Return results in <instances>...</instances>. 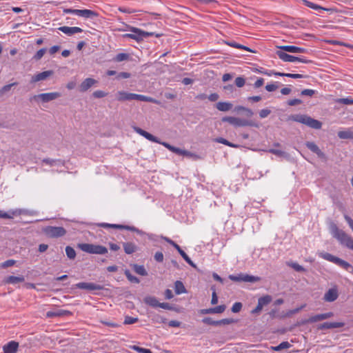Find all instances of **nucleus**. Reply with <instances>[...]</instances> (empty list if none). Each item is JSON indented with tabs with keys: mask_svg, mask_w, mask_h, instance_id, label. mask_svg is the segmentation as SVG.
Masks as SVG:
<instances>
[{
	"mask_svg": "<svg viewBox=\"0 0 353 353\" xmlns=\"http://www.w3.org/2000/svg\"><path fill=\"white\" fill-rule=\"evenodd\" d=\"M183 156H185V157H192V158H194V159H198L199 157L194 154V153H192L188 150H185L183 151Z\"/></svg>",
	"mask_w": 353,
	"mask_h": 353,
	"instance_id": "obj_62",
	"label": "nucleus"
},
{
	"mask_svg": "<svg viewBox=\"0 0 353 353\" xmlns=\"http://www.w3.org/2000/svg\"><path fill=\"white\" fill-rule=\"evenodd\" d=\"M319 256L322 259L327 260L328 261L332 262L339 266L343 268L345 270H349V269L352 268V265L347 261L336 257L330 253L327 252H321L319 254Z\"/></svg>",
	"mask_w": 353,
	"mask_h": 353,
	"instance_id": "obj_6",
	"label": "nucleus"
},
{
	"mask_svg": "<svg viewBox=\"0 0 353 353\" xmlns=\"http://www.w3.org/2000/svg\"><path fill=\"white\" fill-rule=\"evenodd\" d=\"M302 103V101L299 99H290L288 101V104L290 106L299 105Z\"/></svg>",
	"mask_w": 353,
	"mask_h": 353,
	"instance_id": "obj_56",
	"label": "nucleus"
},
{
	"mask_svg": "<svg viewBox=\"0 0 353 353\" xmlns=\"http://www.w3.org/2000/svg\"><path fill=\"white\" fill-rule=\"evenodd\" d=\"M288 265L297 272H305V269L297 263H289Z\"/></svg>",
	"mask_w": 353,
	"mask_h": 353,
	"instance_id": "obj_45",
	"label": "nucleus"
},
{
	"mask_svg": "<svg viewBox=\"0 0 353 353\" xmlns=\"http://www.w3.org/2000/svg\"><path fill=\"white\" fill-rule=\"evenodd\" d=\"M229 278L233 281H244L250 283H254L261 280L259 276H251L244 274H240L239 275H230Z\"/></svg>",
	"mask_w": 353,
	"mask_h": 353,
	"instance_id": "obj_11",
	"label": "nucleus"
},
{
	"mask_svg": "<svg viewBox=\"0 0 353 353\" xmlns=\"http://www.w3.org/2000/svg\"><path fill=\"white\" fill-rule=\"evenodd\" d=\"M270 112L271 111L268 109H263L259 112V116L261 118H265L270 114Z\"/></svg>",
	"mask_w": 353,
	"mask_h": 353,
	"instance_id": "obj_57",
	"label": "nucleus"
},
{
	"mask_svg": "<svg viewBox=\"0 0 353 353\" xmlns=\"http://www.w3.org/2000/svg\"><path fill=\"white\" fill-rule=\"evenodd\" d=\"M219 97V96L216 93H212L208 97V99L210 101H216L218 100Z\"/></svg>",
	"mask_w": 353,
	"mask_h": 353,
	"instance_id": "obj_63",
	"label": "nucleus"
},
{
	"mask_svg": "<svg viewBox=\"0 0 353 353\" xmlns=\"http://www.w3.org/2000/svg\"><path fill=\"white\" fill-rule=\"evenodd\" d=\"M332 315V314L331 312H328V313H325V314H318V315L312 316L311 320L312 321L316 322V321H319L325 319L327 318H329Z\"/></svg>",
	"mask_w": 353,
	"mask_h": 353,
	"instance_id": "obj_38",
	"label": "nucleus"
},
{
	"mask_svg": "<svg viewBox=\"0 0 353 353\" xmlns=\"http://www.w3.org/2000/svg\"><path fill=\"white\" fill-rule=\"evenodd\" d=\"M78 248L83 252L89 254H105L108 253V249L103 245H94L91 243H79Z\"/></svg>",
	"mask_w": 353,
	"mask_h": 353,
	"instance_id": "obj_5",
	"label": "nucleus"
},
{
	"mask_svg": "<svg viewBox=\"0 0 353 353\" xmlns=\"http://www.w3.org/2000/svg\"><path fill=\"white\" fill-rule=\"evenodd\" d=\"M73 288L87 291L101 290L103 289V287L101 285L88 282L78 283L75 284Z\"/></svg>",
	"mask_w": 353,
	"mask_h": 353,
	"instance_id": "obj_12",
	"label": "nucleus"
},
{
	"mask_svg": "<svg viewBox=\"0 0 353 353\" xmlns=\"http://www.w3.org/2000/svg\"><path fill=\"white\" fill-rule=\"evenodd\" d=\"M52 70H47L40 72L32 77L31 83H36L37 81H43L46 79L48 77L52 74Z\"/></svg>",
	"mask_w": 353,
	"mask_h": 353,
	"instance_id": "obj_20",
	"label": "nucleus"
},
{
	"mask_svg": "<svg viewBox=\"0 0 353 353\" xmlns=\"http://www.w3.org/2000/svg\"><path fill=\"white\" fill-rule=\"evenodd\" d=\"M65 253H66L67 256L70 259H74L76 256L75 250L70 246H67L65 248Z\"/></svg>",
	"mask_w": 353,
	"mask_h": 353,
	"instance_id": "obj_41",
	"label": "nucleus"
},
{
	"mask_svg": "<svg viewBox=\"0 0 353 353\" xmlns=\"http://www.w3.org/2000/svg\"><path fill=\"white\" fill-rule=\"evenodd\" d=\"M245 79L241 77H236L235 79V84L238 88H242L245 85Z\"/></svg>",
	"mask_w": 353,
	"mask_h": 353,
	"instance_id": "obj_52",
	"label": "nucleus"
},
{
	"mask_svg": "<svg viewBox=\"0 0 353 353\" xmlns=\"http://www.w3.org/2000/svg\"><path fill=\"white\" fill-rule=\"evenodd\" d=\"M133 100H139L141 101L151 102L156 104H160V102L159 101L152 97L134 93H133Z\"/></svg>",
	"mask_w": 353,
	"mask_h": 353,
	"instance_id": "obj_24",
	"label": "nucleus"
},
{
	"mask_svg": "<svg viewBox=\"0 0 353 353\" xmlns=\"http://www.w3.org/2000/svg\"><path fill=\"white\" fill-rule=\"evenodd\" d=\"M69 314L68 310H59L58 312L49 311L46 313V316L48 318L54 317V316H64Z\"/></svg>",
	"mask_w": 353,
	"mask_h": 353,
	"instance_id": "obj_36",
	"label": "nucleus"
},
{
	"mask_svg": "<svg viewBox=\"0 0 353 353\" xmlns=\"http://www.w3.org/2000/svg\"><path fill=\"white\" fill-rule=\"evenodd\" d=\"M154 259L158 262H162L163 261V254L161 252H157L154 254Z\"/></svg>",
	"mask_w": 353,
	"mask_h": 353,
	"instance_id": "obj_59",
	"label": "nucleus"
},
{
	"mask_svg": "<svg viewBox=\"0 0 353 353\" xmlns=\"http://www.w3.org/2000/svg\"><path fill=\"white\" fill-rule=\"evenodd\" d=\"M339 103L345 105H353V98H342L337 100Z\"/></svg>",
	"mask_w": 353,
	"mask_h": 353,
	"instance_id": "obj_47",
	"label": "nucleus"
},
{
	"mask_svg": "<svg viewBox=\"0 0 353 353\" xmlns=\"http://www.w3.org/2000/svg\"><path fill=\"white\" fill-rule=\"evenodd\" d=\"M17 83H10V84H8V85H4L2 89L1 90V92L2 93H4V92H6L8 91H9L11 88L12 86L13 85H17Z\"/></svg>",
	"mask_w": 353,
	"mask_h": 353,
	"instance_id": "obj_60",
	"label": "nucleus"
},
{
	"mask_svg": "<svg viewBox=\"0 0 353 353\" xmlns=\"http://www.w3.org/2000/svg\"><path fill=\"white\" fill-rule=\"evenodd\" d=\"M222 121L227 122L234 127H258L257 123L252 120L240 119L234 117H224L222 118Z\"/></svg>",
	"mask_w": 353,
	"mask_h": 353,
	"instance_id": "obj_4",
	"label": "nucleus"
},
{
	"mask_svg": "<svg viewBox=\"0 0 353 353\" xmlns=\"http://www.w3.org/2000/svg\"><path fill=\"white\" fill-rule=\"evenodd\" d=\"M46 52V48H41V49L39 50L36 52V54L34 55L33 59H35L36 61L40 60L43 57Z\"/></svg>",
	"mask_w": 353,
	"mask_h": 353,
	"instance_id": "obj_44",
	"label": "nucleus"
},
{
	"mask_svg": "<svg viewBox=\"0 0 353 353\" xmlns=\"http://www.w3.org/2000/svg\"><path fill=\"white\" fill-rule=\"evenodd\" d=\"M117 100L119 101L133 100V93H129L124 91H119L117 93Z\"/></svg>",
	"mask_w": 353,
	"mask_h": 353,
	"instance_id": "obj_23",
	"label": "nucleus"
},
{
	"mask_svg": "<svg viewBox=\"0 0 353 353\" xmlns=\"http://www.w3.org/2000/svg\"><path fill=\"white\" fill-rule=\"evenodd\" d=\"M138 321L137 317L125 316L124 320V324L130 325Z\"/></svg>",
	"mask_w": 353,
	"mask_h": 353,
	"instance_id": "obj_48",
	"label": "nucleus"
},
{
	"mask_svg": "<svg viewBox=\"0 0 353 353\" xmlns=\"http://www.w3.org/2000/svg\"><path fill=\"white\" fill-rule=\"evenodd\" d=\"M174 291L176 294H180L185 292V288L183 283L180 281H176L174 283Z\"/></svg>",
	"mask_w": 353,
	"mask_h": 353,
	"instance_id": "obj_33",
	"label": "nucleus"
},
{
	"mask_svg": "<svg viewBox=\"0 0 353 353\" xmlns=\"http://www.w3.org/2000/svg\"><path fill=\"white\" fill-rule=\"evenodd\" d=\"M97 81L92 78L85 79L79 86V90L81 92H85L94 84H96Z\"/></svg>",
	"mask_w": 353,
	"mask_h": 353,
	"instance_id": "obj_19",
	"label": "nucleus"
},
{
	"mask_svg": "<svg viewBox=\"0 0 353 353\" xmlns=\"http://www.w3.org/2000/svg\"><path fill=\"white\" fill-rule=\"evenodd\" d=\"M283 51L291 52V53H305L307 50L303 48H300L294 46H282L279 47Z\"/></svg>",
	"mask_w": 353,
	"mask_h": 353,
	"instance_id": "obj_16",
	"label": "nucleus"
},
{
	"mask_svg": "<svg viewBox=\"0 0 353 353\" xmlns=\"http://www.w3.org/2000/svg\"><path fill=\"white\" fill-rule=\"evenodd\" d=\"M132 349L139 353H152L150 350L134 345Z\"/></svg>",
	"mask_w": 353,
	"mask_h": 353,
	"instance_id": "obj_50",
	"label": "nucleus"
},
{
	"mask_svg": "<svg viewBox=\"0 0 353 353\" xmlns=\"http://www.w3.org/2000/svg\"><path fill=\"white\" fill-rule=\"evenodd\" d=\"M315 90L312 89H305L301 91V94L304 96L312 97L314 94Z\"/></svg>",
	"mask_w": 353,
	"mask_h": 353,
	"instance_id": "obj_54",
	"label": "nucleus"
},
{
	"mask_svg": "<svg viewBox=\"0 0 353 353\" xmlns=\"http://www.w3.org/2000/svg\"><path fill=\"white\" fill-rule=\"evenodd\" d=\"M336 237L342 244L353 250V239L342 230L336 229L334 233Z\"/></svg>",
	"mask_w": 353,
	"mask_h": 353,
	"instance_id": "obj_9",
	"label": "nucleus"
},
{
	"mask_svg": "<svg viewBox=\"0 0 353 353\" xmlns=\"http://www.w3.org/2000/svg\"><path fill=\"white\" fill-rule=\"evenodd\" d=\"M133 270L134 271L139 274V275H141V276H146L148 274V272L146 271V270L145 269L144 266L143 265H137V264H134L133 265Z\"/></svg>",
	"mask_w": 353,
	"mask_h": 353,
	"instance_id": "obj_34",
	"label": "nucleus"
},
{
	"mask_svg": "<svg viewBox=\"0 0 353 353\" xmlns=\"http://www.w3.org/2000/svg\"><path fill=\"white\" fill-rule=\"evenodd\" d=\"M216 107L219 111L227 112L232 109V104L230 102L220 101L216 104Z\"/></svg>",
	"mask_w": 353,
	"mask_h": 353,
	"instance_id": "obj_28",
	"label": "nucleus"
},
{
	"mask_svg": "<svg viewBox=\"0 0 353 353\" xmlns=\"http://www.w3.org/2000/svg\"><path fill=\"white\" fill-rule=\"evenodd\" d=\"M59 30L61 31L68 36H72L77 33H81L83 30L79 27H69V26H61L58 28Z\"/></svg>",
	"mask_w": 353,
	"mask_h": 353,
	"instance_id": "obj_15",
	"label": "nucleus"
},
{
	"mask_svg": "<svg viewBox=\"0 0 353 353\" xmlns=\"http://www.w3.org/2000/svg\"><path fill=\"white\" fill-rule=\"evenodd\" d=\"M19 347V343L14 341H11L3 347L4 353H16Z\"/></svg>",
	"mask_w": 353,
	"mask_h": 353,
	"instance_id": "obj_17",
	"label": "nucleus"
},
{
	"mask_svg": "<svg viewBox=\"0 0 353 353\" xmlns=\"http://www.w3.org/2000/svg\"><path fill=\"white\" fill-rule=\"evenodd\" d=\"M301 1L303 2V3L308 7V8H310L313 10H326V11H328L330 10V9L328 8H323L318 4H316L312 1H307V0H300Z\"/></svg>",
	"mask_w": 353,
	"mask_h": 353,
	"instance_id": "obj_26",
	"label": "nucleus"
},
{
	"mask_svg": "<svg viewBox=\"0 0 353 353\" xmlns=\"http://www.w3.org/2000/svg\"><path fill=\"white\" fill-rule=\"evenodd\" d=\"M215 141L217 142V143H222V144H224L225 145L230 146L231 148H236L239 147L238 145L234 144V143L228 141V140H226L225 139L222 138V137H219V138L215 139Z\"/></svg>",
	"mask_w": 353,
	"mask_h": 353,
	"instance_id": "obj_37",
	"label": "nucleus"
},
{
	"mask_svg": "<svg viewBox=\"0 0 353 353\" xmlns=\"http://www.w3.org/2000/svg\"><path fill=\"white\" fill-rule=\"evenodd\" d=\"M63 12L65 14H72L85 19L97 17L99 16L97 12L88 9L78 10L65 8Z\"/></svg>",
	"mask_w": 353,
	"mask_h": 353,
	"instance_id": "obj_7",
	"label": "nucleus"
},
{
	"mask_svg": "<svg viewBox=\"0 0 353 353\" xmlns=\"http://www.w3.org/2000/svg\"><path fill=\"white\" fill-rule=\"evenodd\" d=\"M60 49V47L59 46H53L49 49V52L50 54H54L56 52H57Z\"/></svg>",
	"mask_w": 353,
	"mask_h": 353,
	"instance_id": "obj_64",
	"label": "nucleus"
},
{
	"mask_svg": "<svg viewBox=\"0 0 353 353\" xmlns=\"http://www.w3.org/2000/svg\"><path fill=\"white\" fill-rule=\"evenodd\" d=\"M276 54L279 58L285 61V62H301L303 63H309L311 62L310 60H308L304 57H294L290 54H287L286 52L279 50L276 52Z\"/></svg>",
	"mask_w": 353,
	"mask_h": 353,
	"instance_id": "obj_8",
	"label": "nucleus"
},
{
	"mask_svg": "<svg viewBox=\"0 0 353 353\" xmlns=\"http://www.w3.org/2000/svg\"><path fill=\"white\" fill-rule=\"evenodd\" d=\"M291 119L296 122L305 124L314 129H320L322 126L321 122L304 114H295Z\"/></svg>",
	"mask_w": 353,
	"mask_h": 353,
	"instance_id": "obj_3",
	"label": "nucleus"
},
{
	"mask_svg": "<svg viewBox=\"0 0 353 353\" xmlns=\"http://www.w3.org/2000/svg\"><path fill=\"white\" fill-rule=\"evenodd\" d=\"M125 276L127 277V279L132 283H139V279L138 278H137L136 276H133L130 270H126L125 271Z\"/></svg>",
	"mask_w": 353,
	"mask_h": 353,
	"instance_id": "obj_40",
	"label": "nucleus"
},
{
	"mask_svg": "<svg viewBox=\"0 0 353 353\" xmlns=\"http://www.w3.org/2000/svg\"><path fill=\"white\" fill-rule=\"evenodd\" d=\"M278 88V86L274 83L268 84L265 86V89L268 92H273Z\"/></svg>",
	"mask_w": 353,
	"mask_h": 353,
	"instance_id": "obj_58",
	"label": "nucleus"
},
{
	"mask_svg": "<svg viewBox=\"0 0 353 353\" xmlns=\"http://www.w3.org/2000/svg\"><path fill=\"white\" fill-rule=\"evenodd\" d=\"M263 83H264V79L263 78H259L255 81L254 85V88H259L261 87L263 85Z\"/></svg>",
	"mask_w": 353,
	"mask_h": 353,
	"instance_id": "obj_61",
	"label": "nucleus"
},
{
	"mask_svg": "<svg viewBox=\"0 0 353 353\" xmlns=\"http://www.w3.org/2000/svg\"><path fill=\"white\" fill-rule=\"evenodd\" d=\"M134 130L137 133H138L141 136H143L146 139H148L152 142L160 143V144L163 145L164 147H165L167 149H168L170 151H171L176 154L183 155L184 150H182L181 148L171 145L170 144H169L166 142H161L156 137L153 136L150 133L143 130V129H141L140 128L134 127Z\"/></svg>",
	"mask_w": 353,
	"mask_h": 353,
	"instance_id": "obj_2",
	"label": "nucleus"
},
{
	"mask_svg": "<svg viewBox=\"0 0 353 353\" xmlns=\"http://www.w3.org/2000/svg\"><path fill=\"white\" fill-rule=\"evenodd\" d=\"M118 10L121 12L127 13V14H134V13L138 12V10L133 9L130 7H125V6H120L118 8Z\"/></svg>",
	"mask_w": 353,
	"mask_h": 353,
	"instance_id": "obj_42",
	"label": "nucleus"
},
{
	"mask_svg": "<svg viewBox=\"0 0 353 353\" xmlns=\"http://www.w3.org/2000/svg\"><path fill=\"white\" fill-rule=\"evenodd\" d=\"M61 96V93L54 92H48V93H42L38 95H34L32 99H40L43 102H48L52 100H54L59 98Z\"/></svg>",
	"mask_w": 353,
	"mask_h": 353,
	"instance_id": "obj_13",
	"label": "nucleus"
},
{
	"mask_svg": "<svg viewBox=\"0 0 353 353\" xmlns=\"http://www.w3.org/2000/svg\"><path fill=\"white\" fill-rule=\"evenodd\" d=\"M129 58V55L126 53H119L114 58V60L117 62H121L127 60Z\"/></svg>",
	"mask_w": 353,
	"mask_h": 353,
	"instance_id": "obj_46",
	"label": "nucleus"
},
{
	"mask_svg": "<svg viewBox=\"0 0 353 353\" xmlns=\"http://www.w3.org/2000/svg\"><path fill=\"white\" fill-rule=\"evenodd\" d=\"M123 246L125 252L128 254H131L137 250V245L132 242L124 243Z\"/></svg>",
	"mask_w": 353,
	"mask_h": 353,
	"instance_id": "obj_27",
	"label": "nucleus"
},
{
	"mask_svg": "<svg viewBox=\"0 0 353 353\" xmlns=\"http://www.w3.org/2000/svg\"><path fill=\"white\" fill-rule=\"evenodd\" d=\"M43 232L50 238L61 237L66 234V230L63 227L47 226L43 229Z\"/></svg>",
	"mask_w": 353,
	"mask_h": 353,
	"instance_id": "obj_10",
	"label": "nucleus"
},
{
	"mask_svg": "<svg viewBox=\"0 0 353 353\" xmlns=\"http://www.w3.org/2000/svg\"><path fill=\"white\" fill-rule=\"evenodd\" d=\"M15 264V261L13 259H9L1 264V267L3 268H6L10 266H12Z\"/></svg>",
	"mask_w": 353,
	"mask_h": 353,
	"instance_id": "obj_51",
	"label": "nucleus"
},
{
	"mask_svg": "<svg viewBox=\"0 0 353 353\" xmlns=\"http://www.w3.org/2000/svg\"><path fill=\"white\" fill-rule=\"evenodd\" d=\"M92 94L95 98H102L107 96V93L102 90H96L93 92Z\"/></svg>",
	"mask_w": 353,
	"mask_h": 353,
	"instance_id": "obj_53",
	"label": "nucleus"
},
{
	"mask_svg": "<svg viewBox=\"0 0 353 353\" xmlns=\"http://www.w3.org/2000/svg\"><path fill=\"white\" fill-rule=\"evenodd\" d=\"M126 30L130 31L132 33H127L123 35L124 38L131 39L137 42L143 41L145 38L155 35L156 37H159L161 34H154L152 32H146L129 25L125 24Z\"/></svg>",
	"mask_w": 353,
	"mask_h": 353,
	"instance_id": "obj_1",
	"label": "nucleus"
},
{
	"mask_svg": "<svg viewBox=\"0 0 353 353\" xmlns=\"http://www.w3.org/2000/svg\"><path fill=\"white\" fill-rule=\"evenodd\" d=\"M24 277L23 276H9L5 279L6 283H11L16 284L18 283H21L24 281Z\"/></svg>",
	"mask_w": 353,
	"mask_h": 353,
	"instance_id": "obj_29",
	"label": "nucleus"
},
{
	"mask_svg": "<svg viewBox=\"0 0 353 353\" xmlns=\"http://www.w3.org/2000/svg\"><path fill=\"white\" fill-rule=\"evenodd\" d=\"M203 322L210 325H221V324H229L233 322L232 319H223L219 321L214 320L212 318H204Z\"/></svg>",
	"mask_w": 353,
	"mask_h": 353,
	"instance_id": "obj_18",
	"label": "nucleus"
},
{
	"mask_svg": "<svg viewBox=\"0 0 353 353\" xmlns=\"http://www.w3.org/2000/svg\"><path fill=\"white\" fill-rule=\"evenodd\" d=\"M343 325V323L335 322V323H325L322 327L323 328H334V327H341Z\"/></svg>",
	"mask_w": 353,
	"mask_h": 353,
	"instance_id": "obj_43",
	"label": "nucleus"
},
{
	"mask_svg": "<svg viewBox=\"0 0 353 353\" xmlns=\"http://www.w3.org/2000/svg\"><path fill=\"white\" fill-rule=\"evenodd\" d=\"M290 346H291V345L290 344V343H288V341H284V342L281 343L277 346L272 347V349L274 351H280V350H283V349H288Z\"/></svg>",
	"mask_w": 353,
	"mask_h": 353,
	"instance_id": "obj_39",
	"label": "nucleus"
},
{
	"mask_svg": "<svg viewBox=\"0 0 353 353\" xmlns=\"http://www.w3.org/2000/svg\"><path fill=\"white\" fill-rule=\"evenodd\" d=\"M305 145L312 152L316 154L319 157L323 158L325 157L324 153L319 149L318 145L314 142L307 141L306 142Z\"/></svg>",
	"mask_w": 353,
	"mask_h": 353,
	"instance_id": "obj_22",
	"label": "nucleus"
},
{
	"mask_svg": "<svg viewBox=\"0 0 353 353\" xmlns=\"http://www.w3.org/2000/svg\"><path fill=\"white\" fill-rule=\"evenodd\" d=\"M101 225L104 228H118V229H125L128 230H133V228L128 226V225H117V224H109V223H103Z\"/></svg>",
	"mask_w": 353,
	"mask_h": 353,
	"instance_id": "obj_35",
	"label": "nucleus"
},
{
	"mask_svg": "<svg viewBox=\"0 0 353 353\" xmlns=\"http://www.w3.org/2000/svg\"><path fill=\"white\" fill-rule=\"evenodd\" d=\"M234 110L236 112H241V111L244 112L245 116L248 118L252 117L254 114V112H252V110L247 108L245 107L241 106V105L236 106L234 108Z\"/></svg>",
	"mask_w": 353,
	"mask_h": 353,
	"instance_id": "obj_32",
	"label": "nucleus"
},
{
	"mask_svg": "<svg viewBox=\"0 0 353 353\" xmlns=\"http://www.w3.org/2000/svg\"><path fill=\"white\" fill-rule=\"evenodd\" d=\"M272 301V297L270 295H265L258 300V304L255 309H262L264 306L268 305Z\"/></svg>",
	"mask_w": 353,
	"mask_h": 353,
	"instance_id": "obj_25",
	"label": "nucleus"
},
{
	"mask_svg": "<svg viewBox=\"0 0 353 353\" xmlns=\"http://www.w3.org/2000/svg\"><path fill=\"white\" fill-rule=\"evenodd\" d=\"M338 137L342 139H353V132L350 130L339 131Z\"/></svg>",
	"mask_w": 353,
	"mask_h": 353,
	"instance_id": "obj_31",
	"label": "nucleus"
},
{
	"mask_svg": "<svg viewBox=\"0 0 353 353\" xmlns=\"http://www.w3.org/2000/svg\"><path fill=\"white\" fill-rule=\"evenodd\" d=\"M225 43L228 46H229L230 47H233V48H237V49L244 50H246L248 52H252V50L250 48H249L248 47L245 46L241 45V44H239V43H236L234 41H225Z\"/></svg>",
	"mask_w": 353,
	"mask_h": 353,
	"instance_id": "obj_30",
	"label": "nucleus"
},
{
	"mask_svg": "<svg viewBox=\"0 0 353 353\" xmlns=\"http://www.w3.org/2000/svg\"><path fill=\"white\" fill-rule=\"evenodd\" d=\"M183 259L189 264L192 267H195V265L194 264V263L192 262V261L190 259V258L187 255V254L184 252H183V254L181 253V255Z\"/></svg>",
	"mask_w": 353,
	"mask_h": 353,
	"instance_id": "obj_55",
	"label": "nucleus"
},
{
	"mask_svg": "<svg viewBox=\"0 0 353 353\" xmlns=\"http://www.w3.org/2000/svg\"><path fill=\"white\" fill-rule=\"evenodd\" d=\"M270 153H272L273 154H275L278 157H284L285 156V152L281 150H276V149H270L268 150Z\"/></svg>",
	"mask_w": 353,
	"mask_h": 353,
	"instance_id": "obj_49",
	"label": "nucleus"
},
{
	"mask_svg": "<svg viewBox=\"0 0 353 353\" xmlns=\"http://www.w3.org/2000/svg\"><path fill=\"white\" fill-rule=\"evenodd\" d=\"M338 290L336 288L330 289L324 295V300L328 302L335 301L338 298Z\"/></svg>",
	"mask_w": 353,
	"mask_h": 353,
	"instance_id": "obj_21",
	"label": "nucleus"
},
{
	"mask_svg": "<svg viewBox=\"0 0 353 353\" xmlns=\"http://www.w3.org/2000/svg\"><path fill=\"white\" fill-rule=\"evenodd\" d=\"M143 301L147 305H148L149 306H151V307H159L163 309H170L167 304L160 303L158 301V300L155 297H153V296H146L144 298Z\"/></svg>",
	"mask_w": 353,
	"mask_h": 353,
	"instance_id": "obj_14",
	"label": "nucleus"
}]
</instances>
